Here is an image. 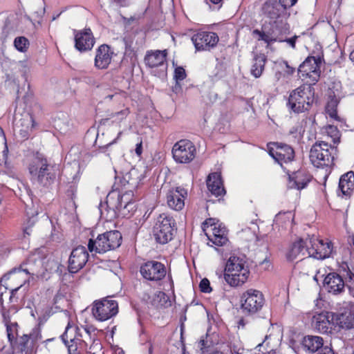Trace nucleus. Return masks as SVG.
<instances>
[{
    "instance_id": "nucleus-46",
    "label": "nucleus",
    "mask_w": 354,
    "mask_h": 354,
    "mask_svg": "<svg viewBox=\"0 0 354 354\" xmlns=\"http://www.w3.org/2000/svg\"><path fill=\"white\" fill-rule=\"evenodd\" d=\"M18 326L17 323L8 324L6 326V331L8 340L12 343L15 339V330Z\"/></svg>"
},
{
    "instance_id": "nucleus-52",
    "label": "nucleus",
    "mask_w": 354,
    "mask_h": 354,
    "mask_svg": "<svg viewBox=\"0 0 354 354\" xmlns=\"http://www.w3.org/2000/svg\"><path fill=\"white\" fill-rule=\"evenodd\" d=\"M279 66H280V67H281V68H283L285 67V68H286V73H287V74H288V75H291V74H292V73H294V71H295V70H294V68H292V67H290V66L288 65V62H286V61H283V62H282L279 63Z\"/></svg>"
},
{
    "instance_id": "nucleus-59",
    "label": "nucleus",
    "mask_w": 354,
    "mask_h": 354,
    "mask_svg": "<svg viewBox=\"0 0 354 354\" xmlns=\"http://www.w3.org/2000/svg\"><path fill=\"white\" fill-rule=\"evenodd\" d=\"M142 142H140V143H138L136 145V147L135 151H136V153L137 155H138V156L141 155V153H142Z\"/></svg>"
},
{
    "instance_id": "nucleus-25",
    "label": "nucleus",
    "mask_w": 354,
    "mask_h": 354,
    "mask_svg": "<svg viewBox=\"0 0 354 354\" xmlns=\"http://www.w3.org/2000/svg\"><path fill=\"white\" fill-rule=\"evenodd\" d=\"M275 149L270 150V155L282 166L283 162H291L295 156L293 149L286 144L277 143Z\"/></svg>"
},
{
    "instance_id": "nucleus-54",
    "label": "nucleus",
    "mask_w": 354,
    "mask_h": 354,
    "mask_svg": "<svg viewBox=\"0 0 354 354\" xmlns=\"http://www.w3.org/2000/svg\"><path fill=\"white\" fill-rule=\"evenodd\" d=\"M317 352V354H335L331 348L328 346H324V345Z\"/></svg>"
},
{
    "instance_id": "nucleus-51",
    "label": "nucleus",
    "mask_w": 354,
    "mask_h": 354,
    "mask_svg": "<svg viewBox=\"0 0 354 354\" xmlns=\"http://www.w3.org/2000/svg\"><path fill=\"white\" fill-rule=\"evenodd\" d=\"M30 340L29 335H24L20 337L19 344L23 348H26L28 346V343Z\"/></svg>"
},
{
    "instance_id": "nucleus-10",
    "label": "nucleus",
    "mask_w": 354,
    "mask_h": 354,
    "mask_svg": "<svg viewBox=\"0 0 354 354\" xmlns=\"http://www.w3.org/2000/svg\"><path fill=\"white\" fill-rule=\"evenodd\" d=\"M241 301L243 313L245 315H253L261 310L265 299L259 290L249 289L242 295Z\"/></svg>"
},
{
    "instance_id": "nucleus-53",
    "label": "nucleus",
    "mask_w": 354,
    "mask_h": 354,
    "mask_svg": "<svg viewBox=\"0 0 354 354\" xmlns=\"http://www.w3.org/2000/svg\"><path fill=\"white\" fill-rule=\"evenodd\" d=\"M286 9L294 6L297 0H278Z\"/></svg>"
},
{
    "instance_id": "nucleus-57",
    "label": "nucleus",
    "mask_w": 354,
    "mask_h": 354,
    "mask_svg": "<svg viewBox=\"0 0 354 354\" xmlns=\"http://www.w3.org/2000/svg\"><path fill=\"white\" fill-rule=\"evenodd\" d=\"M209 2L215 6V8L219 9L223 3V0H209Z\"/></svg>"
},
{
    "instance_id": "nucleus-48",
    "label": "nucleus",
    "mask_w": 354,
    "mask_h": 354,
    "mask_svg": "<svg viewBox=\"0 0 354 354\" xmlns=\"http://www.w3.org/2000/svg\"><path fill=\"white\" fill-rule=\"evenodd\" d=\"M130 113V111L129 108H125L120 111L115 112L111 115L112 118H116L117 120L122 121L125 119L127 115Z\"/></svg>"
},
{
    "instance_id": "nucleus-38",
    "label": "nucleus",
    "mask_w": 354,
    "mask_h": 354,
    "mask_svg": "<svg viewBox=\"0 0 354 354\" xmlns=\"http://www.w3.org/2000/svg\"><path fill=\"white\" fill-rule=\"evenodd\" d=\"M154 303L158 307H167L171 305V301L169 299L166 293L162 291H158L153 299Z\"/></svg>"
},
{
    "instance_id": "nucleus-8",
    "label": "nucleus",
    "mask_w": 354,
    "mask_h": 354,
    "mask_svg": "<svg viewBox=\"0 0 354 354\" xmlns=\"http://www.w3.org/2000/svg\"><path fill=\"white\" fill-rule=\"evenodd\" d=\"M323 58L320 55L308 56L299 66L298 73L299 77L306 81V84L315 85L319 80L321 64Z\"/></svg>"
},
{
    "instance_id": "nucleus-11",
    "label": "nucleus",
    "mask_w": 354,
    "mask_h": 354,
    "mask_svg": "<svg viewBox=\"0 0 354 354\" xmlns=\"http://www.w3.org/2000/svg\"><path fill=\"white\" fill-rule=\"evenodd\" d=\"M196 147L189 140L182 139L176 142L171 149L174 160L181 164H187L192 162L196 156Z\"/></svg>"
},
{
    "instance_id": "nucleus-17",
    "label": "nucleus",
    "mask_w": 354,
    "mask_h": 354,
    "mask_svg": "<svg viewBox=\"0 0 354 354\" xmlns=\"http://www.w3.org/2000/svg\"><path fill=\"white\" fill-rule=\"evenodd\" d=\"M288 33V32H278L277 31L275 32V30L267 31L265 26H263L261 30L255 29L252 32L253 35L258 36L259 41H263L268 44V45L271 44L275 41H286L292 48H295L297 36H294L291 38L283 39V35Z\"/></svg>"
},
{
    "instance_id": "nucleus-58",
    "label": "nucleus",
    "mask_w": 354,
    "mask_h": 354,
    "mask_svg": "<svg viewBox=\"0 0 354 354\" xmlns=\"http://www.w3.org/2000/svg\"><path fill=\"white\" fill-rule=\"evenodd\" d=\"M21 287V286L15 288V289H12L11 290V292H10V301L11 302H14V301H17V299L15 300V295L17 294V291L19 290V289Z\"/></svg>"
},
{
    "instance_id": "nucleus-50",
    "label": "nucleus",
    "mask_w": 354,
    "mask_h": 354,
    "mask_svg": "<svg viewBox=\"0 0 354 354\" xmlns=\"http://www.w3.org/2000/svg\"><path fill=\"white\" fill-rule=\"evenodd\" d=\"M199 288L201 292L205 293H209L212 290L210 287V283L206 278L203 279L199 284Z\"/></svg>"
},
{
    "instance_id": "nucleus-16",
    "label": "nucleus",
    "mask_w": 354,
    "mask_h": 354,
    "mask_svg": "<svg viewBox=\"0 0 354 354\" xmlns=\"http://www.w3.org/2000/svg\"><path fill=\"white\" fill-rule=\"evenodd\" d=\"M140 274L149 281H158L162 279L167 273L164 264L156 261H149L140 266Z\"/></svg>"
},
{
    "instance_id": "nucleus-36",
    "label": "nucleus",
    "mask_w": 354,
    "mask_h": 354,
    "mask_svg": "<svg viewBox=\"0 0 354 354\" xmlns=\"http://www.w3.org/2000/svg\"><path fill=\"white\" fill-rule=\"evenodd\" d=\"M127 97V95L126 92L118 88H114L109 91V92L106 95L105 99L112 100L113 102L120 104L124 103Z\"/></svg>"
},
{
    "instance_id": "nucleus-13",
    "label": "nucleus",
    "mask_w": 354,
    "mask_h": 354,
    "mask_svg": "<svg viewBox=\"0 0 354 354\" xmlns=\"http://www.w3.org/2000/svg\"><path fill=\"white\" fill-rule=\"evenodd\" d=\"M196 51H209L214 48L219 41L216 33L209 31H198L192 37Z\"/></svg>"
},
{
    "instance_id": "nucleus-40",
    "label": "nucleus",
    "mask_w": 354,
    "mask_h": 354,
    "mask_svg": "<svg viewBox=\"0 0 354 354\" xmlns=\"http://www.w3.org/2000/svg\"><path fill=\"white\" fill-rule=\"evenodd\" d=\"M21 126H26V129H21V134H23V137H26L29 129H32L34 127V120L31 115H26L22 119L21 123Z\"/></svg>"
},
{
    "instance_id": "nucleus-3",
    "label": "nucleus",
    "mask_w": 354,
    "mask_h": 354,
    "mask_svg": "<svg viewBox=\"0 0 354 354\" xmlns=\"http://www.w3.org/2000/svg\"><path fill=\"white\" fill-rule=\"evenodd\" d=\"M261 11L265 21L272 26L270 31L289 32L290 26L287 23V19L290 15L278 0H266L262 5Z\"/></svg>"
},
{
    "instance_id": "nucleus-9",
    "label": "nucleus",
    "mask_w": 354,
    "mask_h": 354,
    "mask_svg": "<svg viewBox=\"0 0 354 354\" xmlns=\"http://www.w3.org/2000/svg\"><path fill=\"white\" fill-rule=\"evenodd\" d=\"M175 221L166 214H160L153 227V235L156 241L165 244L173 239L175 231Z\"/></svg>"
},
{
    "instance_id": "nucleus-1",
    "label": "nucleus",
    "mask_w": 354,
    "mask_h": 354,
    "mask_svg": "<svg viewBox=\"0 0 354 354\" xmlns=\"http://www.w3.org/2000/svg\"><path fill=\"white\" fill-rule=\"evenodd\" d=\"M133 196V194L128 192H125L123 194H120L117 191L109 192L106 196V203L100 205L101 216L107 221L118 217H130L136 209Z\"/></svg>"
},
{
    "instance_id": "nucleus-63",
    "label": "nucleus",
    "mask_w": 354,
    "mask_h": 354,
    "mask_svg": "<svg viewBox=\"0 0 354 354\" xmlns=\"http://www.w3.org/2000/svg\"><path fill=\"white\" fill-rule=\"evenodd\" d=\"M348 242L349 244L354 246V235H351L348 237Z\"/></svg>"
},
{
    "instance_id": "nucleus-42",
    "label": "nucleus",
    "mask_w": 354,
    "mask_h": 354,
    "mask_svg": "<svg viewBox=\"0 0 354 354\" xmlns=\"http://www.w3.org/2000/svg\"><path fill=\"white\" fill-rule=\"evenodd\" d=\"M35 259L32 257H29L27 259L26 263L21 266V270L26 274L34 275L35 274V270L34 268L33 263H35Z\"/></svg>"
},
{
    "instance_id": "nucleus-24",
    "label": "nucleus",
    "mask_w": 354,
    "mask_h": 354,
    "mask_svg": "<svg viewBox=\"0 0 354 354\" xmlns=\"http://www.w3.org/2000/svg\"><path fill=\"white\" fill-rule=\"evenodd\" d=\"M187 196V189L177 187L169 189L167 194L168 206L176 211L181 210L185 206V199Z\"/></svg>"
},
{
    "instance_id": "nucleus-30",
    "label": "nucleus",
    "mask_w": 354,
    "mask_h": 354,
    "mask_svg": "<svg viewBox=\"0 0 354 354\" xmlns=\"http://www.w3.org/2000/svg\"><path fill=\"white\" fill-rule=\"evenodd\" d=\"M212 234L208 235L207 234L208 240L216 246H223L225 245L228 239L227 236V232L225 227L221 224L216 225V224L210 223Z\"/></svg>"
},
{
    "instance_id": "nucleus-19",
    "label": "nucleus",
    "mask_w": 354,
    "mask_h": 354,
    "mask_svg": "<svg viewBox=\"0 0 354 354\" xmlns=\"http://www.w3.org/2000/svg\"><path fill=\"white\" fill-rule=\"evenodd\" d=\"M313 325L321 333H330L335 325L334 313L325 311L314 315Z\"/></svg>"
},
{
    "instance_id": "nucleus-61",
    "label": "nucleus",
    "mask_w": 354,
    "mask_h": 354,
    "mask_svg": "<svg viewBox=\"0 0 354 354\" xmlns=\"http://www.w3.org/2000/svg\"><path fill=\"white\" fill-rule=\"evenodd\" d=\"M121 135H122V132L120 131L118 133L117 138L115 139H114L111 142H109V144H107L104 147H108L111 146V145L115 143L117 140L120 138V136Z\"/></svg>"
},
{
    "instance_id": "nucleus-64",
    "label": "nucleus",
    "mask_w": 354,
    "mask_h": 354,
    "mask_svg": "<svg viewBox=\"0 0 354 354\" xmlns=\"http://www.w3.org/2000/svg\"><path fill=\"white\" fill-rule=\"evenodd\" d=\"M180 86L178 84V82H176V84L175 86L174 87L173 90L176 92L177 90L180 89Z\"/></svg>"
},
{
    "instance_id": "nucleus-14",
    "label": "nucleus",
    "mask_w": 354,
    "mask_h": 354,
    "mask_svg": "<svg viewBox=\"0 0 354 354\" xmlns=\"http://www.w3.org/2000/svg\"><path fill=\"white\" fill-rule=\"evenodd\" d=\"M167 50H147L144 57V62L150 68H160L158 76H164L167 68Z\"/></svg>"
},
{
    "instance_id": "nucleus-49",
    "label": "nucleus",
    "mask_w": 354,
    "mask_h": 354,
    "mask_svg": "<svg viewBox=\"0 0 354 354\" xmlns=\"http://www.w3.org/2000/svg\"><path fill=\"white\" fill-rule=\"evenodd\" d=\"M32 214V216L29 218L28 221L27 226H26L25 228L24 229V234L28 235L30 234L31 227L34 225L37 221L36 216L37 215V212H36L35 214H34L33 213Z\"/></svg>"
},
{
    "instance_id": "nucleus-34",
    "label": "nucleus",
    "mask_w": 354,
    "mask_h": 354,
    "mask_svg": "<svg viewBox=\"0 0 354 354\" xmlns=\"http://www.w3.org/2000/svg\"><path fill=\"white\" fill-rule=\"evenodd\" d=\"M339 189L345 196H349L354 189V172L348 171L342 175L339 182Z\"/></svg>"
},
{
    "instance_id": "nucleus-62",
    "label": "nucleus",
    "mask_w": 354,
    "mask_h": 354,
    "mask_svg": "<svg viewBox=\"0 0 354 354\" xmlns=\"http://www.w3.org/2000/svg\"><path fill=\"white\" fill-rule=\"evenodd\" d=\"M62 298V295L57 293L53 299L54 304H56L57 303H58L59 300L61 299Z\"/></svg>"
},
{
    "instance_id": "nucleus-33",
    "label": "nucleus",
    "mask_w": 354,
    "mask_h": 354,
    "mask_svg": "<svg viewBox=\"0 0 354 354\" xmlns=\"http://www.w3.org/2000/svg\"><path fill=\"white\" fill-rule=\"evenodd\" d=\"M324 345L323 338L319 336L307 335L301 342L303 349L307 353L317 352Z\"/></svg>"
},
{
    "instance_id": "nucleus-55",
    "label": "nucleus",
    "mask_w": 354,
    "mask_h": 354,
    "mask_svg": "<svg viewBox=\"0 0 354 354\" xmlns=\"http://www.w3.org/2000/svg\"><path fill=\"white\" fill-rule=\"evenodd\" d=\"M349 275V279H350V283L351 284L350 285H348V288L351 292V293L353 295L354 297V274L350 272L348 274Z\"/></svg>"
},
{
    "instance_id": "nucleus-27",
    "label": "nucleus",
    "mask_w": 354,
    "mask_h": 354,
    "mask_svg": "<svg viewBox=\"0 0 354 354\" xmlns=\"http://www.w3.org/2000/svg\"><path fill=\"white\" fill-rule=\"evenodd\" d=\"M323 287L328 292L336 295L343 291L345 284L340 275L336 272H330L325 277Z\"/></svg>"
},
{
    "instance_id": "nucleus-47",
    "label": "nucleus",
    "mask_w": 354,
    "mask_h": 354,
    "mask_svg": "<svg viewBox=\"0 0 354 354\" xmlns=\"http://www.w3.org/2000/svg\"><path fill=\"white\" fill-rule=\"evenodd\" d=\"M186 76L187 75L185 73V70L183 67L178 66L175 68L174 77L176 82L183 80L184 79L186 78Z\"/></svg>"
},
{
    "instance_id": "nucleus-43",
    "label": "nucleus",
    "mask_w": 354,
    "mask_h": 354,
    "mask_svg": "<svg viewBox=\"0 0 354 354\" xmlns=\"http://www.w3.org/2000/svg\"><path fill=\"white\" fill-rule=\"evenodd\" d=\"M29 335L32 344H35L41 340L42 336L40 326L38 325L33 328Z\"/></svg>"
},
{
    "instance_id": "nucleus-37",
    "label": "nucleus",
    "mask_w": 354,
    "mask_h": 354,
    "mask_svg": "<svg viewBox=\"0 0 354 354\" xmlns=\"http://www.w3.org/2000/svg\"><path fill=\"white\" fill-rule=\"evenodd\" d=\"M8 149L3 129L0 127V164L6 162L8 157Z\"/></svg>"
},
{
    "instance_id": "nucleus-7",
    "label": "nucleus",
    "mask_w": 354,
    "mask_h": 354,
    "mask_svg": "<svg viewBox=\"0 0 354 354\" xmlns=\"http://www.w3.org/2000/svg\"><path fill=\"white\" fill-rule=\"evenodd\" d=\"M121 242L122 235L119 231H109L98 234L95 239H89L88 250L90 252L102 254L118 248Z\"/></svg>"
},
{
    "instance_id": "nucleus-21",
    "label": "nucleus",
    "mask_w": 354,
    "mask_h": 354,
    "mask_svg": "<svg viewBox=\"0 0 354 354\" xmlns=\"http://www.w3.org/2000/svg\"><path fill=\"white\" fill-rule=\"evenodd\" d=\"M354 307L344 304L338 312L334 313L335 323L340 328L350 329L354 327Z\"/></svg>"
},
{
    "instance_id": "nucleus-22",
    "label": "nucleus",
    "mask_w": 354,
    "mask_h": 354,
    "mask_svg": "<svg viewBox=\"0 0 354 354\" xmlns=\"http://www.w3.org/2000/svg\"><path fill=\"white\" fill-rule=\"evenodd\" d=\"M77 327L71 326L70 323L66 328L65 332L62 335L61 338L66 346L68 348V354H78V344L82 342L77 334Z\"/></svg>"
},
{
    "instance_id": "nucleus-44",
    "label": "nucleus",
    "mask_w": 354,
    "mask_h": 354,
    "mask_svg": "<svg viewBox=\"0 0 354 354\" xmlns=\"http://www.w3.org/2000/svg\"><path fill=\"white\" fill-rule=\"evenodd\" d=\"M326 132L331 137L334 144L339 142V131L337 127L330 125L326 128Z\"/></svg>"
},
{
    "instance_id": "nucleus-15",
    "label": "nucleus",
    "mask_w": 354,
    "mask_h": 354,
    "mask_svg": "<svg viewBox=\"0 0 354 354\" xmlns=\"http://www.w3.org/2000/svg\"><path fill=\"white\" fill-rule=\"evenodd\" d=\"M308 257L317 259H324L330 257L333 252V245L330 242H324L314 236L308 238Z\"/></svg>"
},
{
    "instance_id": "nucleus-29",
    "label": "nucleus",
    "mask_w": 354,
    "mask_h": 354,
    "mask_svg": "<svg viewBox=\"0 0 354 354\" xmlns=\"http://www.w3.org/2000/svg\"><path fill=\"white\" fill-rule=\"evenodd\" d=\"M206 183L207 189L212 195L218 197L223 196L225 194L220 173L214 172L209 174Z\"/></svg>"
},
{
    "instance_id": "nucleus-45",
    "label": "nucleus",
    "mask_w": 354,
    "mask_h": 354,
    "mask_svg": "<svg viewBox=\"0 0 354 354\" xmlns=\"http://www.w3.org/2000/svg\"><path fill=\"white\" fill-rule=\"evenodd\" d=\"M92 343L89 348L87 349L88 354H96L102 350V344L99 339L93 338Z\"/></svg>"
},
{
    "instance_id": "nucleus-32",
    "label": "nucleus",
    "mask_w": 354,
    "mask_h": 354,
    "mask_svg": "<svg viewBox=\"0 0 354 354\" xmlns=\"http://www.w3.org/2000/svg\"><path fill=\"white\" fill-rule=\"evenodd\" d=\"M140 181L141 175L137 169H132L123 176L122 183L127 189L126 192L133 194V190L138 187Z\"/></svg>"
},
{
    "instance_id": "nucleus-41",
    "label": "nucleus",
    "mask_w": 354,
    "mask_h": 354,
    "mask_svg": "<svg viewBox=\"0 0 354 354\" xmlns=\"http://www.w3.org/2000/svg\"><path fill=\"white\" fill-rule=\"evenodd\" d=\"M293 218V214L291 212H279L275 216L274 223L276 225L280 224L282 222H290L291 219Z\"/></svg>"
},
{
    "instance_id": "nucleus-39",
    "label": "nucleus",
    "mask_w": 354,
    "mask_h": 354,
    "mask_svg": "<svg viewBox=\"0 0 354 354\" xmlns=\"http://www.w3.org/2000/svg\"><path fill=\"white\" fill-rule=\"evenodd\" d=\"M30 43L28 39L25 37H17L14 40V46L16 49L20 52L24 53L26 52L28 47Z\"/></svg>"
},
{
    "instance_id": "nucleus-26",
    "label": "nucleus",
    "mask_w": 354,
    "mask_h": 354,
    "mask_svg": "<svg viewBox=\"0 0 354 354\" xmlns=\"http://www.w3.org/2000/svg\"><path fill=\"white\" fill-rule=\"evenodd\" d=\"M286 259L289 261H293L297 259H303L306 256L308 257V240L299 239L294 242L286 252Z\"/></svg>"
},
{
    "instance_id": "nucleus-35",
    "label": "nucleus",
    "mask_w": 354,
    "mask_h": 354,
    "mask_svg": "<svg viewBox=\"0 0 354 354\" xmlns=\"http://www.w3.org/2000/svg\"><path fill=\"white\" fill-rule=\"evenodd\" d=\"M266 57L264 55H257L254 59V63L252 66L251 73L255 77H259L264 69Z\"/></svg>"
},
{
    "instance_id": "nucleus-23",
    "label": "nucleus",
    "mask_w": 354,
    "mask_h": 354,
    "mask_svg": "<svg viewBox=\"0 0 354 354\" xmlns=\"http://www.w3.org/2000/svg\"><path fill=\"white\" fill-rule=\"evenodd\" d=\"M333 88L329 87L328 95L329 100L326 106V112L332 119L339 121V118L337 115V107L341 97L340 84L334 83Z\"/></svg>"
},
{
    "instance_id": "nucleus-2",
    "label": "nucleus",
    "mask_w": 354,
    "mask_h": 354,
    "mask_svg": "<svg viewBox=\"0 0 354 354\" xmlns=\"http://www.w3.org/2000/svg\"><path fill=\"white\" fill-rule=\"evenodd\" d=\"M28 169L32 179L43 187L54 183L59 171L58 165L51 162L39 152L31 157Z\"/></svg>"
},
{
    "instance_id": "nucleus-4",
    "label": "nucleus",
    "mask_w": 354,
    "mask_h": 354,
    "mask_svg": "<svg viewBox=\"0 0 354 354\" xmlns=\"http://www.w3.org/2000/svg\"><path fill=\"white\" fill-rule=\"evenodd\" d=\"M250 275V270L243 257L232 256L227 260L224 270V279L231 287L245 283Z\"/></svg>"
},
{
    "instance_id": "nucleus-5",
    "label": "nucleus",
    "mask_w": 354,
    "mask_h": 354,
    "mask_svg": "<svg viewBox=\"0 0 354 354\" xmlns=\"http://www.w3.org/2000/svg\"><path fill=\"white\" fill-rule=\"evenodd\" d=\"M336 147L325 141L316 142L310 151V160L317 168H330L337 156Z\"/></svg>"
},
{
    "instance_id": "nucleus-56",
    "label": "nucleus",
    "mask_w": 354,
    "mask_h": 354,
    "mask_svg": "<svg viewBox=\"0 0 354 354\" xmlns=\"http://www.w3.org/2000/svg\"><path fill=\"white\" fill-rule=\"evenodd\" d=\"M85 333L90 337L91 340L93 339L94 337H92V333L95 335V328L91 326H86L84 328Z\"/></svg>"
},
{
    "instance_id": "nucleus-28",
    "label": "nucleus",
    "mask_w": 354,
    "mask_h": 354,
    "mask_svg": "<svg viewBox=\"0 0 354 354\" xmlns=\"http://www.w3.org/2000/svg\"><path fill=\"white\" fill-rule=\"evenodd\" d=\"M113 52L109 46L102 44L96 50L95 66L98 69H106L111 62Z\"/></svg>"
},
{
    "instance_id": "nucleus-6",
    "label": "nucleus",
    "mask_w": 354,
    "mask_h": 354,
    "mask_svg": "<svg viewBox=\"0 0 354 354\" xmlns=\"http://www.w3.org/2000/svg\"><path fill=\"white\" fill-rule=\"evenodd\" d=\"M314 102V89L308 84H304L293 90L288 97V106L296 113L308 111Z\"/></svg>"
},
{
    "instance_id": "nucleus-31",
    "label": "nucleus",
    "mask_w": 354,
    "mask_h": 354,
    "mask_svg": "<svg viewBox=\"0 0 354 354\" xmlns=\"http://www.w3.org/2000/svg\"><path fill=\"white\" fill-rule=\"evenodd\" d=\"M310 180L311 176L305 171H297L289 176L288 187L301 190L305 188Z\"/></svg>"
},
{
    "instance_id": "nucleus-12",
    "label": "nucleus",
    "mask_w": 354,
    "mask_h": 354,
    "mask_svg": "<svg viewBox=\"0 0 354 354\" xmlns=\"http://www.w3.org/2000/svg\"><path fill=\"white\" fill-rule=\"evenodd\" d=\"M118 313V305L116 301L103 298L94 301L92 307V314L98 321H106Z\"/></svg>"
},
{
    "instance_id": "nucleus-18",
    "label": "nucleus",
    "mask_w": 354,
    "mask_h": 354,
    "mask_svg": "<svg viewBox=\"0 0 354 354\" xmlns=\"http://www.w3.org/2000/svg\"><path fill=\"white\" fill-rule=\"evenodd\" d=\"M75 48L80 52L91 50L95 44V38L91 28L74 30Z\"/></svg>"
},
{
    "instance_id": "nucleus-60",
    "label": "nucleus",
    "mask_w": 354,
    "mask_h": 354,
    "mask_svg": "<svg viewBox=\"0 0 354 354\" xmlns=\"http://www.w3.org/2000/svg\"><path fill=\"white\" fill-rule=\"evenodd\" d=\"M113 1L121 6H126L127 5V0H113Z\"/></svg>"
},
{
    "instance_id": "nucleus-20",
    "label": "nucleus",
    "mask_w": 354,
    "mask_h": 354,
    "mask_svg": "<svg viewBox=\"0 0 354 354\" xmlns=\"http://www.w3.org/2000/svg\"><path fill=\"white\" fill-rule=\"evenodd\" d=\"M88 253L84 246L79 245L74 248L68 259V270L75 273L82 269L88 261Z\"/></svg>"
}]
</instances>
